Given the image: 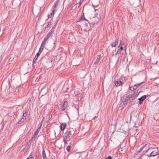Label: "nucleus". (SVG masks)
Here are the masks:
<instances>
[{
	"label": "nucleus",
	"instance_id": "nucleus-1",
	"mask_svg": "<svg viewBox=\"0 0 159 159\" xmlns=\"http://www.w3.org/2000/svg\"><path fill=\"white\" fill-rule=\"evenodd\" d=\"M138 95V94H135V92L132 94H129L125 97L123 101L124 104H127L128 103L132 102L137 98Z\"/></svg>",
	"mask_w": 159,
	"mask_h": 159
},
{
	"label": "nucleus",
	"instance_id": "nucleus-2",
	"mask_svg": "<svg viewBox=\"0 0 159 159\" xmlns=\"http://www.w3.org/2000/svg\"><path fill=\"white\" fill-rule=\"evenodd\" d=\"M75 130L74 129L70 128L66 131V132L64 134L63 137L68 139L73 135L75 134Z\"/></svg>",
	"mask_w": 159,
	"mask_h": 159
},
{
	"label": "nucleus",
	"instance_id": "nucleus-3",
	"mask_svg": "<svg viewBox=\"0 0 159 159\" xmlns=\"http://www.w3.org/2000/svg\"><path fill=\"white\" fill-rule=\"evenodd\" d=\"M144 82H141L140 83H138L134 85L133 87H129V88L130 90L133 91L136 89L138 88Z\"/></svg>",
	"mask_w": 159,
	"mask_h": 159
},
{
	"label": "nucleus",
	"instance_id": "nucleus-4",
	"mask_svg": "<svg viewBox=\"0 0 159 159\" xmlns=\"http://www.w3.org/2000/svg\"><path fill=\"white\" fill-rule=\"evenodd\" d=\"M159 154V152L157 148L155 149L152 151L148 156V157H154Z\"/></svg>",
	"mask_w": 159,
	"mask_h": 159
},
{
	"label": "nucleus",
	"instance_id": "nucleus-5",
	"mask_svg": "<svg viewBox=\"0 0 159 159\" xmlns=\"http://www.w3.org/2000/svg\"><path fill=\"white\" fill-rule=\"evenodd\" d=\"M27 116V114L26 113H24L23 114V117L21 118V119L18 122V123L21 124V122H24L25 120L26 119Z\"/></svg>",
	"mask_w": 159,
	"mask_h": 159
},
{
	"label": "nucleus",
	"instance_id": "nucleus-6",
	"mask_svg": "<svg viewBox=\"0 0 159 159\" xmlns=\"http://www.w3.org/2000/svg\"><path fill=\"white\" fill-rule=\"evenodd\" d=\"M68 105V102L66 101H65L63 104L61 106V110L62 111H64Z\"/></svg>",
	"mask_w": 159,
	"mask_h": 159
},
{
	"label": "nucleus",
	"instance_id": "nucleus-7",
	"mask_svg": "<svg viewBox=\"0 0 159 159\" xmlns=\"http://www.w3.org/2000/svg\"><path fill=\"white\" fill-rule=\"evenodd\" d=\"M146 98V95H144L140 98H139L138 99V100H139V104H141L143 101Z\"/></svg>",
	"mask_w": 159,
	"mask_h": 159
},
{
	"label": "nucleus",
	"instance_id": "nucleus-8",
	"mask_svg": "<svg viewBox=\"0 0 159 159\" xmlns=\"http://www.w3.org/2000/svg\"><path fill=\"white\" fill-rule=\"evenodd\" d=\"M85 20V21H87V19H86L84 16V13H83V15L82 16H81L79 18V20L78 21V22H80L83 21Z\"/></svg>",
	"mask_w": 159,
	"mask_h": 159
},
{
	"label": "nucleus",
	"instance_id": "nucleus-9",
	"mask_svg": "<svg viewBox=\"0 0 159 159\" xmlns=\"http://www.w3.org/2000/svg\"><path fill=\"white\" fill-rule=\"evenodd\" d=\"M118 43V40L117 39H116L114 42H112L111 45L112 47H115Z\"/></svg>",
	"mask_w": 159,
	"mask_h": 159
},
{
	"label": "nucleus",
	"instance_id": "nucleus-10",
	"mask_svg": "<svg viewBox=\"0 0 159 159\" xmlns=\"http://www.w3.org/2000/svg\"><path fill=\"white\" fill-rule=\"evenodd\" d=\"M123 84V82L121 80L116 81L115 82V85L116 87H118L121 85Z\"/></svg>",
	"mask_w": 159,
	"mask_h": 159
},
{
	"label": "nucleus",
	"instance_id": "nucleus-11",
	"mask_svg": "<svg viewBox=\"0 0 159 159\" xmlns=\"http://www.w3.org/2000/svg\"><path fill=\"white\" fill-rule=\"evenodd\" d=\"M59 2V1L58 0H57V1H55L54 3V6L52 7V9L54 10V11H56V8H57V5H58V3Z\"/></svg>",
	"mask_w": 159,
	"mask_h": 159
},
{
	"label": "nucleus",
	"instance_id": "nucleus-12",
	"mask_svg": "<svg viewBox=\"0 0 159 159\" xmlns=\"http://www.w3.org/2000/svg\"><path fill=\"white\" fill-rule=\"evenodd\" d=\"M42 157L43 159H47L46 153L45 151L44 148L43 147Z\"/></svg>",
	"mask_w": 159,
	"mask_h": 159
},
{
	"label": "nucleus",
	"instance_id": "nucleus-13",
	"mask_svg": "<svg viewBox=\"0 0 159 159\" xmlns=\"http://www.w3.org/2000/svg\"><path fill=\"white\" fill-rule=\"evenodd\" d=\"M43 47H41V46L39 49V51L38 52H37L36 54V56H39L40 55V54L42 52V51L43 50Z\"/></svg>",
	"mask_w": 159,
	"mask_h": 159
},
{
	"label": "nucleus",
	"instance_id": "nucleus-14",
	"mask_svg": "<svg viewBox=\"0 0 159 159\" xmlns=\"http://www.w3.org/2000/svg\"><path fill=\"white\" fill-rule=\"evenodd\" d=\"M63 137V141L65 145L67 144V142L69 141H70V139H68L65 137Z\"/></svg>",
	"mask_w": 159,
	"mask_h": 159
},
{
	"label": "nucleus",
	"instance_id": "nucleus-15",
	"mask_svg": "<svg viewBox=\"0 0 159 159\" xmlns=\"http://www.w3.org/2000/svg\"><path fill=\"white\" fill-rule=\"evenodd\" d=\"M66 123H62L61 124L60 128L62 131L64 130L66 128Z\"/></svg>",
	"mask_w": 159,
	"mask_h": 159
},
{
	"label": "nucleus",
	"instance_id": "nucleus-16",
	"mask_svg": "<svg viewBox=\"0 0 159 159\" xmlns=\"http://www.w3.org/2000/svg\"><path fill=\"white\" fill-rule=\"evenodd\" d=\"M48 40L47 39H46L45 38H44L43 41L41 45V47H44V46L45 45V44L46 43L47 41Z\"/></svg>",
	"mask_w": 159,
	"mask_h": 159
},
{
	"label": "nucleus",
	"instance_id": "nucleus-17",
	"mask_svg": "<svg viewBox=\"0 0 159 159\" xmlns=\"http://www.w3.org/2000/svg\"><path fill=\"white\" fill-rule=\"evenodd\" d=\"M100 55H99V57H98L96 60V61L94 63V65H96L97 64H98L99 61L100 60Z\"/></svg>",
	"mask_w": 159,
	"mask_h": 159
},
{
	"label": "nucleus",
	"instance_id": "nucleus-18",
	"mask_svg": "<svg viewBox=\"0 0 159 159\" xmlns=\"http://www.w3.org/2000/svg\"><path fill=\"white\" fill-rule=\"evenodd\" d=\"M52 12L50 13V14L48 15V18H51L52 16H53L55 11H54V10H52Z\"/></svg>",
	"mask_w": 159,
	"mask_h": 159
},
{
	"label": "nucleus",
	"instance_id": "nucleus-19",
	"mask_svg": "<svg viewBox=\"0 0 159 159\" xmlns=\"http://www.w3.org/2000/svg\"><path fill=\"white\" fill-rule=\"evenodd\" d=\"M52 33V31H51L49 32L47 35L46 36L45 38L46 39H47L48 40V39L50 37L51 34Z\"/></svg>",
	"mask_w": 159,
	"mask_h": 159
},
{
	"label": "nucleus",
	"instance_id": "nucleus-20",
	"mask_svg": "<svg viewBox=\"0 0 159 159\" xmlns=\"http://www.w3.org/2000/svg\"><path fill=\"white\" fill-rule=\"evenodd\" d=\"M35 135L34 134L33 136H32L31 137V139L30 140V142H33L34 141L35 139Z\"/></svg>",
	"mask_w": 159,
	"mask_h": 159
},
{
	"label": "nucleus",
	"instance_id": "nucleus-21",
	"mask_svg": "<svg viewBox=\"0 0 159 159\" xmlns=\"http://www.w3.org/2000/svg\"><path fill=\"white\" fill-rule=\"evenodd\" d=\"M149 155H142V159H148V157Z\"/></svg>",
	"mask_w": 159,
	"mask_h": 159
},
{
	"label": "nucleus",
	"instance_id": "nucleus-22",
	"mask_svg": "<svg viewBox=\"0 0 159 159\" xmlns=\"http://www.w3.org/2000/svg\"><path fill=\"white\" fill-rule=\"evenodd\" d=\"M52 20H50L49 21L48 23V25L47 26V28H48L51 25H52Z\"/></svg>",
	"mask_w": 159,
	"mask_h": 159
},
{
	"label": "nucleus",
	"instance_id": "nucleus-23",
	"mask_svg": "<svg viewBox=\"0 0 159 159\" xmlns=\"http://www.w3.org/2000/svg\"><path fill=\"white\" fill-rule=\"evenodd\" d=\"M121 49H118L117 50V51L116 52V53L115 54V56H116V55L117 54H119L121 53Z\"/></svg>",
	"mask_w": 159,
	"mask_h": 159
},
{
	"label": "nucleus",
	"instance_id": "nucleus-24",
	"mask_svg": "<svg viewBox=\"0 0 159 159\" xmlns=\"http://www.w3.org/2000/svg\"><path fill=\"white\" fill-rule=\"evenodd\" d=\"M71 149V146L70 145H69L68 146H67L66 149V150H67V151L68 152H69L70 151Z\"/></svg>",
	"mask_w": 159,
	"mask_h": 159
},
{
	"label": "nucleus",
	"instance_id": "nucleus-25",
	"mask_svg": "<svg viewBox=\"0 0 159 159\" xmlns=\"http://www.w3.org/2000/svg\"><path fill=\"white\" fill-rule=\"evenodd\" d=\"M28 158H34V154H33V153L32 152H31L29 156V157H28Z\"/></svg>",
	"mask_w": 159,
	"mask_h": 159
},
{
	"label": "nucleus",
	"instance_id": "nucleus-26",
	"mask_svg": "<svg viewBox=\"0 0 159 159\" xmlns=\"http://www.w3.org/2000/svg\"><path fill=\"white\" fill-rule=\"evenodd\" d=\"M40 130L39 129H37L36 130L35 132H34V135H37L38 133H39V132Z\"/></svg>",
	"mask_w": 159,
	"mask_h": 159
},
{
	"label": "nucleus",
	"instance_id": "nucleus-27",
	"mask_svg": "<svg viewBox=\"0 0 159 159\" xmlns=\"http://www.w3.org/2000/svg\"><path fill=\"white\" fill-rule=\"evenodd\" d=\"M86 22H85V26L87 27H88L89 26V22H88V20H87V21H86Z\"/></svg>",
	"mask_w": 159,
	"mask_h": 159
},
{
	"label": "nucleus",
	"instance_id": "nucleus-28",
	"mask_svg": "<svg viewBox=\"0 0 159 159\" xmlns=\"http://www.w3.org/2000/svg\"><path fill=\"white\" fill-rule=\"evenodd\" d=\"M146 146V145L144 146H142L141 148L138 151V152H140Z\"/></svg>",
	"mask_w": 159,
	"mask_h": 159
},
{
	"label": "nucleus",
	"instance_id": "nucleus-29",
	"mask_svg": "<svg viewBox=\"0 0 159 159\" xmlns=\"http://www.w3.org/2000/svg\"><path fill=\"white\" fill-rule=\"evenodd\" d=\"M84 1V0H80V2H79V6H78V7H80V5H81L82 2H83Z\"/></svg>",
	"mask_w": 159,
	"mask_h": 159
},
{
	"label": "nucleus",
	"instance_id": "nucleus-30",
	"mask_svg": "<svg viewBox=\"0 0 159 159\" xmlns=\"http://www.w3.org/2000/svg\"><path fill=\"white\" fill-rule=\"evenodd\" d=\"M121 41H120V45L118 47L120 48L119 49H121V50L122 51V50L123 49V48L122 46L120 47V45H121Z\"/></svg>",
	"mask_w": 159,
	"mask_h": 159
},
{
	"label": "nucleus",
	"instance_id": "nucleus-31",
	"mask_svg": "<svg viewBox=\"0 0 159 159\" xmlns=\"http://www.w3.org/2000/svg\"><path fill=\"white\" fill-rule=\"evenodd\" d=\"M37 61V60H36L35 59H33V65L34 64H35L36 63V62Z\"/></svg>",
	"mask_w": 159,
	"mask_h": 159
},
{
	"label": "nucleus",
	"instance_id": "nucleus-32",
	"mask_svg": "<svg viewBox=\"0 0 159 159\" xmlns=\"http://www.w3.org/2000/svg\"><path fill=\"white\" fill-rule=\"evenodd\" d=\"M43 121H42V122H41V124L39 126V127L38 128V129H39L40 130V129H41V126H42V123Z\"/></svg>",
	"mask_w": 159,
	"mask_h": 159
},
{
	"label": "nucleus",
	"instance_id": "nucleus-33",
	"mask_svg": "<svg viewBox=\"0 0 159 159\" xmlns=\"http://www.w3.org/2000/svg\"><path fill=\"white\" fill-rule=\"evenodd\" d=\"M107 159H112V157L111 156H109Z\"/></svg>",
	"mask_w": 159,
	"mask_h": 159
},
{
	"label": "nucleus",
	"instance_id": "nucleus-34",
	"mask_svg": "<svg viewBox=\"0 0 159 159\" xmlns=\"http://www.w3.org/2000/svg\"><path fill=\"white\" fill-rule=\"evenodd\" d=\"M39 56H36V55L35 57L34 58V59H35L36 60H37V59H38V57H39Z\"/></svg>",
	"mask_w": 159,
	"mask_h": 159
},
{
	"label": "nucleus",
	"instance_id": "nucleus-35",
	"mask_svg": "<svg viewBox=\"0 0 159 159\" xmlns=\"http://www.w3.org/2000/svg\"><path fill=\"white\" fill-rule=\"evenodd\" d=\"M138 159H142V155H141L140 157H139Z\"/></svg>",
	"mask_w": 159,
	"mask_h": 159
},
{
	"label": "nucleus",
	"instance_id": "nucleus-36",
	"mask_svg": "<svg viewBox=\"0 0 159 159\" xmlns=\"http://www.w3.org/2000/svg\"><path fill=\"white\" fill-rule=\"evenodd\" d=\"M56 26V24L54 25V27H53V28H52V29L51 30V31H52V29H53L54 28H55V26Z\"/></svg>",
	"mask_w": 159,
	"mask_h": 159
},
{
	"label": "nucleus",
	"instance_id": "nucleus-37",
	"mask_svg": "<svg viewBox=\"0 0 159 159\" xmlns=\"http://www.w3.org/2000/svg\"><path fill=\"white\" fill-rule=\"evenodd\" d=\"M95 9V11H97L98 10V9L95 8H94Z\"/></svg>",
	"mask_w": 159,
	"mask_h": 159
},
{
	"label": "nucleus",
	"instance_id": "nucleus-38",
	"mask_svg": "<svg viewBox=\"0 0 159 159\" xmlns=\"http://www.w3.org/2000/svg\"><path fill=\"white\" fill-rule=\"evenodd\" d=\"M116 50V49L115 48L114 51H113V53L114 51H115Z\"/></svg>",
	"mask_w": 159,
	"mask_h": 159
},
{
	"label": "nucleus",
	"instance_id": "nucleus-39",
	"mask_svg": "<svg viewBox=\"0 0 159 159\" xmlns=\"http://www.w3.org/2000/svg\"><path fill=\"white\" fill-rule=\"evenodd\" d=\"M26 159H34V158H27Z\"/></svg>",
	"mask_w": 159,
	"mask_h": 159
},
{
	"label": "nucleus",
	"instance_id": "nucleus-40",
	"mask_svg": "<svg viewBox=\"0 0 159 159\" xmlns=\"http://www.w3.org/2000/svg\"><path fill=\"white\" fill-rule=\"evenodd\" d=\"M109 46L108 48H107V49H107V50H110V49H109Z\"/></svg>",
	"mask_w": 159,
	"mask_h": 159
},
{
	"label": "nucleus",
	"instance_id": "nucleus-41",
	"mask_svg": "<svg viewBox=\"0 0 159 159\" xmlns=\"http://www.w3.org/2000/svg\"><path fill=\"white\" fill-rule=\"evenodd\" d=\"M150 149V148H149L147 150V151L148 150H149Z\"/></svg>",
	"mask_w": 159,
	"mask_h": 159
}]
</instances>
